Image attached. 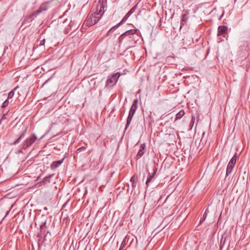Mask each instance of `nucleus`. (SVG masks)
I'll use <instances>...</instances> for the list:
<instances>
[{
  "mask_svg": "<svg viewBox=\"0 0 250 250\" xmlns=\"http://www.w3.org/2000/svg\"><path fill=\"white\" fill-rule=\"evenodd\" d=\"M99 3L96 6V10L94 14L88 16L85 21V23L87 26H91L96 24L104 13V2L103 0L101 3V0H99Z\"/></svg>",
  "mask_w": 250,
  "mask_h": 250,
  "instance_id": "1",
  "label": "nucleus"
},
{
  "mask_svg": "<svg viewBox=\"0 0 250 250\" xmlns=\"http://www.w3.org/2000/svg\"><path fill=\"white\" fill-rule=\"evenodd\" d=\"M37 139L36 135L35 134H32L23 142L22 145V148L24 149L28 148L31 146Z\"/></svg>",
  "mask_w": 250,
  "mask_h": 250,
  "instance_id": "2",
  "label": "nucleus"
},
{
  "mask_svg": "<svg viewBox=\"0 0 250 250\" xmlns=\"http://www.w3.org/2000/svg\"><path fill=\"white\" fill-rule=\"evenodd\" d=\"M236 162V156L235 154L229 161L227 168L226 176L229 175L231 172L235 165Z\"/></svg>",
  "mask_w": 250,
  "mask_h": 250,
  "instance_id": "3",
  "label": "nucleus"
},
{
  "mask_svg": "<svg viewBox=\"0 0 250 250\" xmlns=\"http://www.w3.org/2000/svg\"><path fill=\"white\" fill-rule=\"evenodd\" d=\"M21 133L20 134V136L18 137L17 139H16L14 143L12 144L13 145H16L18 144L21 139H22L25 135V133H26L27 129H28V126H21Z\"/></svg>",
  "mask_w": 250,
  "mask_h": 250,
  "instance_id": "4",
  "label": "nucleus"
},
{
  "mask_svg": "<svg viewBox=\"0 0 250 250\" xmlns=\"http://www.w3.org/2000/svg\"><path fill=\"white\" fill-rule=\"evenodd\" d=\"M135 112H136L135 111L130 109L129 114H128V117L127 118V120H126V123L125 128L124 130V134L125 133V131H126L127 129L128 128V126H129L131 122L132 118H133Z\"/></svg>",
  "mask_w": 250,
  "mask_h": 250,
  "instance_id": "5",
  "label": "nucleus"
},
{
  "mask_svg": "<svg viewBox=\"0 0 250 250\" xmlns=\"http://www.w3.org/2000/svg\"><path fill=\"white\" fill-rule=\"evenodd\" d=\"M136 32V31L135 29H130L128 31H126V32H124L120 36L119 38V41L121 42L122 41H123L125 36L134 35V34H135Z\"/></svg>",
  "mask_w": 250,
  "mask_h": 250,
  "instance_id": "6",
  "label": "nucleus"
},
{
  "mask_svg": "<svg viewBox=\"0 0 250 250\" xmlns=\"http://www.w3.org/2000/svg\"><path fill=\"white\" fill-rule=\"evenodd\" d=\"M228 30V28L227 26L221 25L219 26L218 27V33L217 36H222L226 34Z\"/></svg>",
  "mask_w": 250,
  "mask_h": 250,
  "instance_id": "7",
  "label": "nucleus"
},
{
  "mask_svg": "<svg viewBox=\"0 0 250 250\" xmlns=\"http://www.w3.org/2000/svg\"><path fill=\"white\" fill-rule=\"evenodd\" d=\"M145 147L146 145L145 144H142L140 146V149L136 155L137 159H140L144 154Z\"/></svg>",
  "mask_w": 250,
  "mask_h": 250,
  "instance_id": "8",
  "label": "nucleus"
},
{
  "mask_svg": "<svg viewBox=\"0 0 250 250\" xmlns=\"http://www.w3.org/2000/svg\"><path fill=\"white\" fill-rule=\"evenodd\" d=\"M138 181V177L136 174L133 175L130 181L132 183V190H134L137 185V182Z\"/></svg>",
  "mask_w": 250,
  "mask_h": 250,
  "instance_id": "9",
  "label": "nucleus"
},
{
  "mask_svg": "<svg viewBox=\"0 0 250 250\" xmlns=\"http://www.w3.org/2000/svg\"><path fill=\"white\" fill-rule=\"evenodd\" d=\"M64 158L62 159L53 162L51 165V168L52 169H55L58 167L59 166H60L63 162Z\"/></svg>",
  "mask_w": 250,
  "mask_h": 250,
  "instance_id": "10",
  "label": "nucleus"
},
{
  "mask_svg": "<svg viewBox=\"0 0 250 250\" xmlns=\"http://www.w3.org/2000/svg\"><path fill=\"white\" fill-rule=\"evenodd\" d=\"M48 8L47 4L46 3H42L39 9L36 11V14H40L42 11H46Z\"/></svg>",
  "mask_w": 250,
  "mask_h": 250,
  "instance_id": "11",
  "label": "nucleus"
},
{
  "mask_svg": "<svg viewBox=\"0 0 250 250\" xmlns=\"http://www.w3.org/2000/svg\"><path fill=\"white\" fill-rule=\"evenodd\" d=\"M118 79H107L106 82V86L107 87H111L115 84Z\"/></svg>",
  "mask_w": 250,
  "mask_h": 250,
  "instance_id": "12",
  "label": "nucleus"
},
{
  "mask_svg": "<svg viewBox=\"0 0 250 250\" xmlns=\"http://www.w3.org/2000/svg\"><path fill=\"white\" fill-rule=\"evenodd\" d=\"M188 19V13H186L182 15L181 21L180 23V29L183 27Z\"/></svg>",
  "mask_w": 250,
  "mask_h": 250,
  "instance_id": "13",
  "label": "nucleus"
},
{
  "mask_svg": "<svg viewBox=\"0 0 250 250\" xmlns=\"http://www.w3.org/2000/svg\"><path fill=\"white\" fill-rule=\"evenodd\" d=\"M157 168H155L153 169V173L152 175H149V177L147 178V180L146 181V187H148L149 183L152 181L154 176L155 175L156 171H157Z\"/></svg>",
  "mask_w": 250,
  "mask_h": 250,
  "instance_id": "14",
  "label": "nucleus"
},
{
  "mask_svg": "<svg viewBox=\"0 0 250 250\" xmlns=\"http://www.w3.org/2000/svg\"><path fill=\"white\" fill-rule=\"evenodd\" d=\"M185 114V113L184 110H180L178 113H177L176 114V117L175 119V121H176L177 120L181 119L182 117L184 116Z\"/></svg>",
  "mask_w": 250,
  "mask_h": 250,
  "instance_id": "15",
  "label": "nucleus"
},
{
  "mask_svg": "<svg viewBox=\"0 0 250 250\" xmlns=\"http://www.w3.org/2000/svg\"><path fill=\"white\" fill-rule=\"evenodd\" d=\"M123 74H124L117 72L116 73L111 74L108 76V78H119V77Z\"/></svg>",
  "mask_w": 250,
  "mask_h": 250,
  "instance_id": "16",
  "label": "nucleus"
},
{
  "mask_svg": "<svg viewBox=\"0 0 250 250\" xmlns=\"http://www.w3.org/2000/svg\"><path fill=\"white\" fill-rule=\"evenodd\" d=\"M138 103V99H135L133 102V103H132V104L131 105L130 109L131 110H134L136 111L137 109V107H138V105H137Z\"/></svg>",
  "mask_w": 250,
  "mask_h": 250,
  "instance_id": "17",
  "label": "nucleus"
},
{
  "mask_svg": "<svg viewBox=\"0 0 250 250\" xmlns=\"http://www.w3.org/2000/svg\"><path fill=\"white\" fill-rule=\"evenodd\" d=\"M128 238H127V236L125 237V238L124 239L123 241L122 242L121 247L120 248L119 250H124V248H125V246L126 245L127 242L128 241Z\"/></svg>",
  "mask_w": 250,
  "mask_h": 250,
  "instance_id": "18",
  "label": "nucleus"
},
{
  "mask_svg": "<svg viewBox=\"0 0 250 250\" xmlns=\"http://www.w3.org/2000/svg\"><path fill=\"white\" fill-rule=\"evenodd\" d=\"M46 223V220L42 222V224L40 225L41 231L42 232H44L45 231V229L46 227L45 226Z\"/></svg>",
  "mask_w": 250,
  "mask_h": 250,
  "instance_id": "19",
  "label": "nucleus"
},
{
  "mask_svg": "<svg viewBox=\"0 0 250 250\" xmlns=\"http://www.w3.org/2000/svg\"><path fill=\"white\" fill-rule=\"evenodd\" d=\"M120 26V24H117L115 26H113L111 28H110L107 33V36H109V34L111 32H114V31L118 28Z\"/></svg>",
  "mask_w": 250,
  "mask_h": 250,
  "instance_id": "20",
  "label": "nucleus"
},
{
  "mask_svg": "<svg viewBox=\"0 0 250 250\" xmlns=\"http://www.w3.org/2000/svg\"><path fill=\"white\" fill-rule=\"evenodd\" d=\"M19 87L18 86H16L13 90L11 91L8 94L7 99L8 100L10 99H11L13 98L14 95V90L17 89Z\"/></svg>",
  "mask_w": 250,
  "mask_h": 250,
  "instance_id": "21",
  "label": "nucleus"
},
{
  "mask_svg": "<svg viewBox=\"0 0 250 250\" xmlns=\"http://www.w3.org/2000/svg\"><path fill=\"white\" fill-rule=\"evenodd\" d=\"M137 5H134L126 14L130 16L136 9Z\"/></svg>",
  "mask_w": 250,
  "mask_h": 250,
  "instance_id": "22",
  "label": "nucleus"
},
{
  "mask_svg": "<svg viewBox=\"0 0 250 250\" xmlns=\"http://www.w3.org/2000/svg\"><path fill=\"white\" fill-rule=\"evenodd\" d=\"M39 15V14H36V11L34 12L33 14H31L28 17V19L30 21H32L34 20V17H36L37 15Z\"/></svg>",
  "mask_w": 250,
  "mask_h": 250,
  "instance_id": "23",
  "label": "nucleus"
},
{
  "mask_svg": "<svg viewBox=\"0 0 250 250\" xmlns=\"http://www.w3.org/2000/svg\"><path fill=\"white\" fill-rule=\"evenodd\" d=\"M129 17V15H128L127 14L125 15V16L123 18V19H122V20L118 23V24H120V25L121 24H122L124 22H125L126 20L128 18V17Z\"/></svg>",
  "mask_w": 250,
  "mask_h": 250,
  "instance_id": "24",
  "label": "nucleus"
},
{
  "mask_svg": "<svg viewBox=\"0 0 250 250\" xmlns=\"http://www.w3.org/2000/svg\"><path fill=\"white\" fill-rule=\"evenodd\" d=\"M52 177V175H49V176H46L45 177V178H44L43 179V182L44 183H45L46 182L47 183H50V178Z\"/></svg>",
  "mask_w": 250,
  "mask_h": 250,
  "instance_id": "25",
  "label": "nucleus"
},
{
  "mask_svg": "<svg viewBox=\"0 0 250 250\" xmlns=\"http://www.w3.org/2000/svg\"><path fill=\"white\" fill-rule=\"evenodd\" d=\"M207 216V210H206V211L204 212L202 219L200 220V223H202L203 221H204L206 219Z\"/></svg>",
  "mask_w": 250,
  "mask_h": 250,
  "instance_id": "26",
  "label": "nucleus"
},
{
  "mask_svg": "<svg viewBox=\"0 0 250 250\" xmlns=\"http://www.w3.org/2000/svg\"><path fill=\"white\" fill-rule=\"evenodd\" d=\"M9 104V100L6 99L3 103L2 105V107H6Z\"/></svg>",
  "mask_w": 250,
  "mask_h": 250,
  "instance_id": "27",
  "label": "nucleus"
},
{
  "mask_svg": "<svg viewBox=\"0 0 250 250\" xmlns=\"http://www.w3.org/2000/svg\"><path fill=\"white\" fill-rule=\"evenodd\" d=\"M14 76H15V78H20V76L19 75V73L18 72H16L14 74Z\"/></svg>",
  "mask_w": 250,
  "mask_h": 250,
  "instance_id": "28",
  "label": "nucleus"
},
{
  "mask_svg": "<svg viewBox=\"0 0 250 250\" xmlns=\"http://www.w3.org/2000/svg\"><path fill=\"white\" fill-rule=\"evenodd\" d=\"M85 148V147L83 146V147H81L78 148L77 151H81V150H83V149H84Z\"/></svg>",
  "mask_w": 250,
  "mask_h": 250,
  "instance_id": "29",
  "label": "nucleus"
},
{
  "mask_svg": "<svg viewBox=\"0 0 250 250\" xmlns=\"http://www.w3.org/2000/svg\"><path fill=\"white\" fill-rule=\"evenodd\" d=\"M45 39L42 40L41 42L40 45H43V44H44V43H45Z\"/></svg>",
  "mask_w": 250,
  "mask_h": 250,
  "instance_id": "30",
  "label": "nucleus"
},
{
  "mask_svg": "<svg viewBox=\"0 0 250 250\" xmlns=\"http://www.w3.org/2000/svg\"><path fill=\"white\" fill-rule=\"evenodd\" d=\"M222 241H223V237L222 238L221 240V243H222Z\"/></svg>",
  "mask_w": 250,
  "mask_h": 250,
  "instance_id": "31",
  "label": "nucleus"
},
{
  "mask_svg": "<svg viewBox=\"0 0 250 250\" xmlns=\"http://www.w3.org/2000/svg\"><path fill=\"white\" fill-rule=\"evenodd\" d=\"M49 80V79H48L47 81H46V82L44 83H46L48 82V81Z\"/></svg>",
  "mask_w": 250,
  "mask_h": 250,
  "instance_id": "32",
  "label": "nucleus"
},
{
  "mask_svg": "<svg viewBox=\"0 0 250 250\" xmlns=\"http://www.w3.org/2000/svg\"><path fill=\"white\" fill-rule=\"evenodd\" d=\"M183 78L185 79V78H187V77L184 76Z\"/></svg>",
  "mask_w": 250,
  "mask_h": 250,
  "instance_id": "33",
  "label": "nucleus"
},
{
  "mask_svg": "<svg viewBox=\"0 0 250 250\" xmlns=\"http://www.w3.org/2000/svg\"><path fill=\"white\" fill-rule=\"evenodd\" d=\"M223 15H224V13H223V14H222L221 18L223 16Z\"/></svg>",
  "mask_w": 250,
  "mask_h": 250,
  "instance_id": "34",
  "label": "nucleus"
}]
</instances>
